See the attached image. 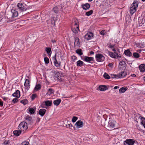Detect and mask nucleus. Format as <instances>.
<instances>
[{
  "instance_id": "obj_1",
  "label": "nucleus",
  "mask_w": 145,
  "mask_h": 145,
  "mask_svg": "<svg viewBox=\"0 0 145 145\" xmlns=\"http://www.w3.org/2000/svg\"><path fill=\"white\" fill-rule=\"evenodd\" d=\"M107 116L106 115H103V119L101 121V124L103 125H105V127L108 130L111 131L115 129L116 121L110 120H109L108 124L106 125L105 121L107 119Z\"/></svg>"
},
{
  "instance_id": "obj_2",
  "label": "nucleus",
  "mask_w": 145,
  "mask_h": 145,
  "mask_svg": "<svg viewBox=\"0 0 145 145\" xmlns=\"http://www.w3.org/2000/svg\"><path fill=\"white\" fill-rule=\"evenodd\" d=\"M138 6V2L136 1H134L131 5L130 8V12L131 14L133 15L136 11Z\"/></svg>"
},
{
  "instance_id": "obj_3",
  "label": "nucleus",
  "mask_w": 145,
  "mask_h": 145,
  "mask_svg": "<svg viewBox=\"0 0 145 145\" xmlns=\"http://www.w3.org/2000/svg\"><path fill=\"white\" fill-rule=\"evenodd\" d=\"M18 127V129H20L21 131H24L27 129V123L25 121H22L20 123Z\"/></svg>"
},
{
  "instance_id": "obj_4",
  "label": "nucleus",
  "mask_w": 145,
  "mask_h": 145,
  "mask_svg": "<svg viewBox=\"0 0 145 145\" xmlns=\"http://www.w3.org/2000/svg\"><path fill=\"white\" fill-rule=\"evenodd\" d=\"M18 15V12L17 11L15 10H12L11 12L9 13L8 16H7V18L8 19H10L11 18H14L16 17Z\"/></svg>"
},
{
  "instance_id": "obj_5",
  "label": "nucleus",
  "mask_w": 145,
  "mask_h": 145,
  "mask_svg": "<svg viewBox=\"0 0 145 145\" xmlns=\"http://www.w3.org/2000/svg\"><path fill=\"white\" fill-rule=\"evenodd\" d=\"M17 7L18 9L20 11V13L27 10V8L21 3H18Z\"/></svg>"
},
{
  "instance_id": "obj_6",
  "label": "nucleus",
  "mask_w": 145,
  "mask_h": 145,
  "mask_svg": "<svg viewBox=\"0 0 145 145\" xmlns=\"http://www.w3.org/2000/svg\"><path fill=\"white\" fill-rule=\"evenodd\" d=\"M95 58L96 60L99 62H102L104 60L105 58L101 54H97L96 55Z\"/></svg>"
},
{
  "instance_id": "obj_7",
  "label": "nucleus",
  "mask_w": 145,
  "mask_h": 145,
  "mask_svg": "<svg viewBox=\"0 0 145 145\" xmlns=\"http://www.w3.org/2000/svg\"><path fill=\"white\" fill-rule=\"evenodd\" d=\"M135 143V140L131 139H127L123 142L124 145H133Z\"/></svg>"
},
{
  "instance_id": "obj_8",
  "label": "nucleus",
  "mask_w": 145,
  "mask_h": 145,
  "mask_svg": "<svg viewBox=\"0 0 145 145\" xmlns=\"http://www.w3.org/2000/svg\"><path fill=\"white\" fill-rule=\"evenodd\" d=\"M83 60L86 62L90 63H93L94 61L93 57L86 56H85L84 59Z\"/></svg>"
},
{
  "instance_id": "obj_9",
  "label": "nucleus",
  "mask_w": 145,
  "mask_h": 145,
  "mask_svg": "<svg viewBox=\"0 0 145 145\" xmlns=\"http://www.w3.org/2000/svg\"><path fill=\"white\" fill-rule=\"evenodd\" d=\"M72 32L74 33H78L79 30V27L77 22H75L74 23V27H72Z\"/></svg>"
},
{
  "instance_id": "obj_10",
  "label": "nucleus",
  "mask_w": 145,
  "mask_h": 145,
  "mask_svg": "<svg viewBox=\"0 0 145 145\" xmlns=\"http://www.w3.org/2000/svg\"><path fill=\"white\" fill-rule=\"evenodd\" d=\"M25 89L28 90L30 88V82L29 80L26 79L25 80L24 84Z\"/></svg>"
},
{
  "instance_id": "obj_11",
  "label": "nucleus",
  "mask_w": 145,
  "mask_h": 145,
  "mask_svg": "<svg viewBox=\"0 0 145 145\" xmlns=\"http://www.w3.org/2000/svg\"><path fill=\"white\" fill-rule=\"evenodd\" d=\"M25 120L26 123H28L29 124H32L33 123V120L32 118L27 115L25 116Z\"/></svg>"
},
{
  "instance_id": "obj_12",
  "label": "nucleus",
  "mask_w": 145,
  "mask_h": 145,
  "mask_svg": "<svg viewBox=\"0 0 145 145\" xmlns=\"http://www.w3.org/2000/svg\"><path fill=\"white\" fill-rule=\"evenodd\" d=\"M93 35V33L91 32H90L85 35L84 36V39L87 40H89L91 39Z\"/></svg>"
},
{
  "instance_id": "obj_13",
  "label": "nucleus",
  "mask_w": 145,
  "mask_h": 145,
  "mask_svg": "<svg viewBox=\"0 0 145 145\" xmlns=\"http://www.w3.org/2000/svg\"><path fill=\"white\" fill-rule=\"evenodd\" d=\"M56 56V54H55V56L53 57V59H54V63L55 66L56 67H58L60 66V63L58 62Z\"/></svg>"
},
{
  "instance_id": "obj_14",
  "label": "nucleus",
  "mask_w": 145,
  "mask_h": 145,
  "mask_svg": "<svg viewBox=\"0 0 145 145\" xmlns=\"http://www.w3.org/2000/svg\"><path fill=\"white\" fill-rule=\"evenodd\" d=\"M76 126V127L77 128H80L82 127H83V123L81 120H78L77 121L75 125Z\"/></svg>"
},
{
  "instance_id": "obj_15",
  "label": "nucleus",
  "mask_w": 145,
  "mask_h": 145,
  "mask_svg": "<svg viewBox=\"0 0 145 145\" xmlns=\"http://www.w3.org/2000/svg\"><path fill=\"white\" fill-rule=\"evenodd\" d=\"M12 96L17 98H18L20 97V92L19 90H17L12 95Z\"/></svg>"
},
{
  "instance_id": "obj_16",
  "label": "nucleus",
  "mask_w": 145,
  "mask_h": 145,
  "mask_svg": "<svg viewBox=\"0 0 145 145\" xmlns=\"http://www.w3.org/2000/svg\"><path fill=\"white\" fill-rule=\"evenodd\" d=\"M81 6L83 9L85 10H88L90 7V5L88 3L82 4Z\"/></svg>"
},
{
  "instance_id": "obj_17",
  "label": "nucleus",
  "mask_w": 145,
  "mask_h": 145,
  "mask_svg": "<svg viewBox=\"0 0 145 145\" xmlns=\"http://www.w3.org/2000/svg\"><path fill=\"white\" fill-rule=\"evenodd\" d=\"M139 69L141 72H144L145 71V65L142 64L139 66Z\"/></svg>"
},
{
  "instance_id": "obj_18",
  "label": "nucleus",
  "mask_w": 145,
  "mask_h": 145,
  "mask_svg": "<svg viewBox=\"0 0 145 145\" xmlns=\"http://www.w3.org/2000/svg\"><path fill=\"white\" fill-rule=\"evenodd\" d=\"M127 74L126 72L124 71H122L118 74V78H121L124 77L126 76Z\"/></svg>"
},
{
  "instance_id": "obj_19",
  "label": "nucleus",
  "mask_w": 145,
  "mask_h": 145,
  "mask_svg": "<svg viewBox=\"0 0 145 145\" xmlns=\"http://www.w3.org/2000/svg\"><path fill=\"white\" fill-rule=\"evenodd\" d=\"M139 118L140 119L141 124L145 128V118L141 116L139 117Z\"/></svg>"
},
{
  "instance_id": "obj_20",
  "label": "nucleus",
  "mask_w": 145,
  "mask_h": 145,
  "mask_svg": "<svg viewBox=\"0 0 145 145\" xmlns=\"http://www.w3.org/2000/svg\"><path fill=\"white\" fill-rule=\"evenodd\" d=\"M46 111V110L44 109H41L39 111V114L41 116H42L45 114Z\"/></svg>"
},
{
  "instance_id": "obj_21",
  "label": "nucleus",
  "mask_w": 145,
  "mask_h": 145,
  "mask_svg": "<svg viewBox=\"0 0 145 145\" xmlns=\"http://www.w3.org/2000/svg\"><path fill=\"white\" fill-rule=\"evenodd\" d=\"M124 54L127 56L129 57L132 56V53L131 52L130 50L129 49L125 50L124 51Z\"/></svg>"
},
{
  "instance_id": "obj_22",
  "label": "nucleus",
  "mask_w": 145,
  "mask_h": 145,
  "mask_svg": "<svg viewBox=\"0 0 145 145\" xmlns=\"http://www.w3.org/2000/svg\"><path fill=\"white\" fill-rule=\"evenodd\" d=\"M99 89L100 91H104L107 89V87L106 86L101 85L99 86Z\"/></svg>"
},
{
  "instance_id": "obj_23",
  "label": "nucleus",
  "mask_w": 145,
  "mask_h": 145,
  "mask_svg": "<svg viewBox=\"0 0 145 145\" xmlns=\"http://www.w3.org/2000/svg\"><path fill=\"white\" fill-rule=\"evenodd\" d=\"M21 133V131L20 130H15L13 132V133L16 136H19Z\"/></svg>"
},
{
  "instance_id": "obj_24",
  "label": "nucleus",
  "mask_w": 145,
  "mask_h": 145,
  "mask_svg": "<svg viewBox=\"0 0 145 145\" xmlns=\"http://www.w3.org/2000/svg\"><path fill=\"white\" fill-rule=\"evenodd\" d=\"M45 50L46 52V53L50 56L52 54V52L51 51V48L50 47H46L45 48Z\"/></svg>"
},
{
  "instance_id": "obj_25",
  "label": "nucleus",
  "mask_w": 145,
  "mask_h": 145,
  "mask_svg": "<svg viewBox=\"0 0 145 145\" xmlns=\"http://www.w3.org/2000/svg\"><path fill=\"white\" fill-rule=\"evenodd\" d=\"M108 53L110 56L112 58H116V55H117V53L116 52L113 53L112 52L109 51Z\"/></svg>"
},
{
  "instance_id": "obj_26",
  "label": "nucleus",
  "mask_w": 145,
  "mask_h": 145,
  "mask_svg": "<svg viewBox=\"0 0 145 145\" xmlns=\"http://www.w3.org/2000/svg\"><path fill=\"white\" fill-rule=\"evenodd\" d=\"M61 102V100L60 99H58L54 100L53 102L54 104L56 106L58 105Z\"/></svg>"
},
{
  "instance_id": "obj_27",
  "label": "nucleus",
  "mask_w": 145,
  "mask_h": 145,
  "mask_svg": "<svg viewBox=\"0 0 145 145\" xmlns=\"http://www.w3.org/2000/svg\"><path fill=\"white\" fill-rule=\"evenodd\" d=\"M80 39L79 38L76 37L75 39V42H74V45L75 46L76 45V46L79 45L80 44L79 42Z\"/></svg>"
},
{
  "instance_id": "obj_28",
  "label": "nucleus",
  "mask_w": 145,
  "mask_h": 145,
  "mask_svg": "<svg viewBox=\"0 0 145 145\" xmlns=\"http://www.w3.org/2000/svg\"><path fill=\"white\" fill-rule=\"evenodd\" d=\"M52 104V101H47L45 102V105L47 106H50Z\"/></svg>"
},
{
  "instance_id": "obj_29",
  "label": "nucleus",
  "mask_w": 145,
  "mask_h": 145,
  "mask_svg": "<svg viewBox=\"0 0 145 145\" xmlns=\"http://www.w3.org/2000/svg\"><path fill=\"white\" fill-rule=\"evenodd\" d=\"M125 62L123 61H121L119 63V69H121L122 68V67H120V66H122L123 67L125 66Z\"/></svg>"
},
{
  "instance_id": "obj_30",
  "label": "nucleus",
  "mask_w": 145,
  "mask_h": 145,
  "mask_svg": "<svg viewBox=\"0 0 145 145\" xmlns=\"http://www.w3.org/2000/svg\"><path fill=\"white\" fill-rule=\"evenodd\" d=\"M76 52L79 56H81L83 55L82 50L80 49H77L76 50Z\"/></svg>"
},
{
  "instance_id": "obj_31",
  "label": "nucleus",
  "mask_w": 145,
  "mask_h": 145,
  "mask_svg": "<svg viewBox=\"0 0 145 145\" xmlns=\"http://www.w3.org/2000/svg\"><path fill=\"white\" fill-rule=\"evenodd\" d=\"M127 88L122 87L120 88L119 89V92L120 93H123L127 89Z\"/></svg>"
},
{
  "instance_id": "obj_32",
  "label": "nucleus",
  "mask_w": 145,
  "mask_h": 145,
  "mask_svg": "<svg viewBox=\"0 0 145 145\" xmlns=\"http://www.w3.org/2000/svg\"><path fill=\"white\" fill-rule=\"evenodd\" d=\"M41 88V85L39 84H38L36 85L34 88V90L35 91H38Z\"/></svg>"
},
{
  "instance_id": "obj_33",
  "label": "nucleus",
  "mask_w": 145,
  "mask_h": 145,
  "mask_svg": "<svg viewBox=\"0 0 145 145\" xmlns=\"http://www.w3.org/2000/svg\"><path fill=\"white\" fill-rule=\"evenodd\" d=\"M84 64V62L80 60H78L77 62V66H83Z\"/></svg>"
},
{
  "instance_id": "obj_34",
  "label": "nucleus",
  "mask_w": 145,
  "mask_h": 145,
  "mask_svg": "<svg viewBox=\"0 0 145 145\" xmlns=\"http://www.w3.org/2000/svg\"><path fill=\"white\" fill-rule=\"evenodd\" d=\"M93 12V10H91L90 11L86 12L85 13V15L87 16H89L92 14Z\"/></svg>"
},
{
  "instance_id": "obj_35",
  "label": "nucleus",
  "mask_w": 145,
  "mask_h": 145,
  "mask_svg": "<svg viewBox=\"0 0 145 145\" xmlns=\"http://www.w3.org/2000/svg\"><path fill=\"white\" fill-rule=\"evenodd\" d=\"M54 91L52 88H49L48 91L47 93L49 95H50L51 94L53 93Z\"/></svg>"
},
{
  "instance_id": "obj_36",
  "label": "nucleus",
  "mask_w": 145,
  "mask_h": 145,
  "mask_svg": "<svg viewBox=\"0 0 145 145\" xmlns=\"http://www.w3.org/2000/svg\"><path fill=\"white\" fill-rule=\"evenodd\" d=\"M3 145H11L10 141L9 140H5L3 143Z\"/></svg>"
},
{
  "instance_id": "obj_37",
  "label": "nucleus",
  "mask_w": 145,
  "mask_h": 145,
  "mask_svg": "<svg viewBox=\"0 0 145 145\" xmlns=\"http://www.w3.org/2000/svg\"><path fill=\"white\" fill-rule=\"evenodd\" d=\"M28 109H29V112L31 114H33L35 112V110L33 108H29Z\"/></svg>"
},
{
  "instance_id": "obj_38",
  "label": "nucleus",
  "mask_w": 145,
  "mask_h": 145,
  "mask_svg": "<svg viewBox=\"0 0 145 145\" xmlns=\"http://www.w3.org/2000/svg\"><path fill=\"white\" fill-rule=\"evenodd\" d=\"M52 11L55 13H57L59 11L58 7L57 6H56L52 10Z\"/></svg>"
},
{
  "instance_id": "obj_39",
  "label": "nucleus",
  "mask_w": 145,
  "mask_h": 145,
  "mask_svg": "<svg viewBox=\"0 0 145 145\" xmlns=\"http://www.w3.org/2000/svg\"><path fill=\"white\" fill-rule=\"evenodd\" d=\"M133 56L135 58H138L140 57V55L137 52H134L133 54Z\"/></svg>"
},
{
  "instance_id": "obj_40",
  "label": "nucleus",
  "mask_w": 145,
  "mask_h": 145,
  "mask_svg": "<svg viewBox=\"0 0 145 145\" xmlns=\"http://www.w3.org/2000/svg\"><path fill=\"white\" fill-rule=\"evenodd\" d=\"M104 77L106 79H109L110 78V76L109 75L106 73H105L103 75Z\"/></svg>"
},
{
  "instance_id": "obj_41",
  "label": "nucleus",
  "mask_w": 145,
  "mask_h": 145,
  "mask_svg": "<svg viewBox=\"0 0 145 145\" xmlns=\"http://www.w3.org/2000/svg\"><path fill=\"white\" fill-rule=\"evenodd\" d=\"M20 103L25 105L28 103V101L26 99L22 100L20 101Z\"/></svg>"
},
{
  "instance_id": "obj_42",
  "label": "nucleus",
  "mask_w": 145,
  "mask_h": 145,
  "mask_svg": "<svg viewBox=\"0 0 145 145\" xmlns=\"http://www.w3.org/2000/svg\"><path fill=\"white\" fill-rule=\"evenodd\" d=\"M44 61L46 64H48L49 62V60L48 58L45 57L44 58Z\"/></svg>"
},
{
  "instance_id": "obj_43",
  "label": "nucleus",
  "mask_w": 145,
  "mask_h": 145,
  "mask_svg": "<svg viewBox=\"0 0 145 145\" xmlns=\"http://www.w3.org/2000/svg\"><path fill=\"white\" fill-rule=\"evenodd\" d=\"M142 20V21H140L139 25L142 26L145 23V19H143Z\"/></svg>"
},
{
  "instance_id": "obj_44",
  "label": "nucleus",
  "mask_w": 145,
  "mask_h": 145,
  "mask_svg": "<svg viewBox=\"0 0 145 145\" xmlns=\"http://www.w3.org/2000/svg\"><path fill=\"white\" fill-rule=\"evenodd\" d=\"M111 77L112 78H118V75L116 74H111Z\"/></svg>"
},
{
  "instance_id": "obj_45",
  "label": "nucleus",
  "mask_w": 145,
  "mask_h": 145,
  "mask_svg": "<svg viewBox=\"0 0 145 145\" xmlns=\"http://www.w3.org/2000/svg\"><path fill=\"white\" fill-rule=\"evenodd\" d=\"M77 117L74 116L72 118V121L74 123L77 120Z\"/></svg>"
},
{
  "instance_id": "obj_46",
  "label": "nucleus",
  "mask_w": 145,
  "mask_h": 145,
  "mask_svg": "<svg viewBox=\"0 0 145 145\" xmlns=\"http://www.w3.org/2000/svg\"><path fill=\"white\" fill-rule=\"evenodd\" d=\"M66 127L67 128L71 129V127H72V125L71 123H68L66 125Z\"/></svg>"
},
{
  "instance_id": "obj_47",
  "label": "nucleus",
  "mask_w": 145,
  "mask_h": 145,
  "mask_svg": "<svg viewBox=\"0 0 145 145\" xmlns=\"http://www.w3.org/2000/svg\"><path fill=\"white\" fill-rule=\"evenodd\" d=\"M29 144L28 142L24 141L22 143L21 145H28Z\"/></svg>"
},
{
  "instance_id": "obj_48",
  "label": "nucleus",
  "mask_w": 145,
  "mask_h": 145,
  "mask_svg": "<svg viewBox=\"0 0 145 145\" xmlns=\"http://www.w3.org/2000/svg\"><path fill=\"white\" fill-rule=\"evenodd\" d=\"M37 97V95L36 94H34L32 95L31 96V98L32 100H34L35 98Z\"/></svg>"
},
{
  "instance_id": "obj_49",
  "label": "nucleus",
  "mask_w": 145,
  "mask_h": 145,
  "mask_svg": "<svg viewBox=\"0 0 145 145\" xmlns=\"http://www.w3.org/2000/svg\"><path fill=\"white\" fill-rule=\"evenodd\" d=\"M18 101V99L17 98H14L12 100V102L13 103H16Z\"/></svg>"
},
{
  "instance_id": "obj_50",
  "label": "nucleus",
  "mask_w": 145,
  "mask_h": 145,
  "mask_svg": "<svg viewBox=\"0 0 145 145\" xmlns=\"http://www.w3.org/2000/svg\"><path fill=\"white\" fill-rule=\"evenodd\" d=\"M71 58L73 60V61H74L75 60L77 59V57L74 56H73L71 57Z\"/></svg>"
},
{
  "instance_id": "obj_51",
  "label": "nucleus",
  "mask_w": 145,
  "mask_h": 145,
  "mask_svg": "<svg viewBox=\"0 0 145 145\" xmlns=\"http://www.w3.org/2000/svg\"><path fill=\"white\" fill-rule=\"evenodd\" d=\"M100 34L103 35H105V31L102 30L100 32Z\"/></svg>"
},
{
  "instance_id": "obj_52",
  "label": "nucleus",
  "mask_w": 145,
  "mask_h": 145,
  "mask_svg": "<svg viewBox=\"0 0 145 145\" xmlns=\"http://www.w3.org/2000/svg\"><path fill=\"white\" fill-rule=\"evenodd\" d=\"M114 45H112L110 43V44L109 45V46L108 47L110 48H114Z\"/></svg>"
},
{
  "instance_id": "obj_53",
  "label": "nucleus",
  "mask_w": 145,
  "mask_h": 145,
  "mask_svg": "<svg viewBox=\"0 0 145 145\" xmlns=\"http://www.w3.org/2000/svg\"><path fill=\"white\" fill-rule=\"evenodd\" d=\"M121 57V56L120 54L118 55L117 53V55H116V58H120Z\"/></svg>"
},
{
  "instance_id": "obj_54",
  "label": "nucleus",
  "mask_w": 145,
  "mask_h": 145,
  "mask_svg": "<svg viewBox=\"0 0 145 145\" xmlns=\"http://www.w3.org/2000/svg\"><path fill=\"white\" fill-rule=\"evenodd\" d=\"M113 66V64L112 63H110L108 64V66L110 67H112Z\"/></svg>"
},
{
  "instance_id": "obj_55",
  "label": "nucleus",
  "mask_w": 145,
  "mask_h": 145,
  "mask_svg": "<svg viewBox=\"0 0 145 145\" xmlns=\"http://www.w3.org/2000/svg\"><path fill=\"white\" fill-rule=\"evenodd\" d=\"M142 44H138V45L137 46L138 47H139L140 48H141L142 47Z\"/></svg>"
},
{
  "instance_id": "obj_56",
  "label": "nucleus",
  "mask_w": 145,
  "mask_h": 145,
  "mask_svg": "<svg viewBox=\"0 0 145 145\" xmlns=\"http://www.w3.org/2000/svg\"><path fill=\"white\" fill-rule=\"evenodd\" d=\"M56 40L54 39H52L51 40V42L53 43H56Z\"/></svg>"
},
{
  "instance_id": "obj_57",
  "label": "nucleus",
  "mask_w": 145,
  "mask_h": 145,
  "mask_svg": "<svg viewBox=\"0 0 145 145\" xmlns=\"http://www.w3.org/2000/svg\"><path fill=\"white\" fill-rule=\"evenodd\" d=\"M3 101H0V106H3Z\"/></svg>"
},
{
  "instance_id": "obj_58",
  "label": "nucleus",
  "mask_w": 145,
  "mask_h": 145,
  "mask_svg": "<svg viewBox=\"0 0 145 145\" xmlns=\"http://www.w3.org/2000/svg\"><path fill=\"white\" fill-rule=\"evenodd\" d=\"M94 54V52L93 51H91L90 52V55H92L93 54Z\"/></svg>"
},
{
  "instance_id": "obj_59",
  "label": "nucleus",
  "mask_w": 145,
  "mask_h": 145,
  "mask_svg": "<svg viewBox=\"0 0 145 145\" xmlns=\"http://www.w3.org/2000/svg\"><path fill=\"white\" fill-rule=\"evenodd\" d=\"M119 88V87L118 86H116L114 87V89H116L118 88Z\"/></svg>"
},
{
  "instance_id": "obj_60",
  "label": "nucleus",
  "mask_w": 145,
  "mask_h": 145,
  "mask_svg": "<svg viewBox=\"0 0 145 145\" xmlns=\"http://www.w3.org/2000/svg\"><path fill=\"white\" fill-rule=\"evenodd\" d=\"M3 99L4 101H6V100L7 99V98H6V97H4V98H3Z\"/></svg>"
},
{
  "instance_id": "obj_61",
  "label": "nucleus",
  "mask_w": 145,
  "mask_h": 145,
  "mask_svg": "<svg viewBox=\"0 0 145 145\" xmlns=\"http://www.w3.org/2000/svg\"><path fill=\"white\" fill-rule=\"evenodd\" d=\"M131 76L134 77H135L136 76V75L135 74H133L131 75Z\"/></svg>"
},
{
  "instance_id": "obj_62",
  "label": "nucleus",
  "mask_w": 145,
  "mask_h": 145,
  "mask_svg": "<svg viewBox=\"0 0 145 145\" xmlns=\"http://www.w3.org/2000/svg\"><path fill=\"white\" fill-rule=\"evenodd\" d=\"M101 113H100V112L99 113V114H98V116L99 117H101Z\"/></svg>"
},
{
  "instance_id": "obj_63",
  "label": "nucleus",
  "mask_w": 145,
  "mask_h": 145,
  "mask_svg": "<svg viewBox=\"0 0 145 145\" xmlns=\"http://www.w3.org/2000/svg\"><path fill=\"white\" fill-rule=\"evenodd\" d=\"M37 120L39 122L40 120V119L39 118H37Z\"/></svg>"
},
{
  "instance_id": "obj_64",
  "label": "nucleus",
  "mask_w": 145,
  "mask_h": 145,
  "mask_svg": "<svg viewBox=\"0 0 145 145\" xmlns=\"http://www.w3.org/2000/svg\"><path fill=\"white\" fill-rule=\"evenodd\" d=\"M141 51H142V50H139L137 51V52H138L139 53H140V52Z\"/></svg>"
}]
</instances>
